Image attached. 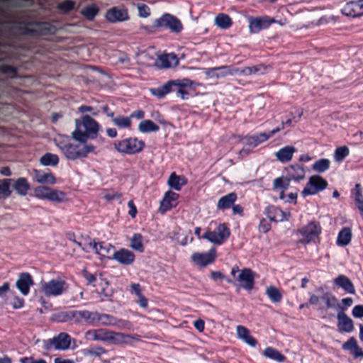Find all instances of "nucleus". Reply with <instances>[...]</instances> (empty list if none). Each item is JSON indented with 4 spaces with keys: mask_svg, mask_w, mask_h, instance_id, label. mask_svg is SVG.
Masks as SVG:
<instances>
[{
    "mask_svg": "<svg viewBox=\"0 0 363 363\" xmlns=\"http://www.w3.org/2000/svg\"><path fill=\"white\" fill-rule=\"evenodd\" d=\"M128 206L130 208L128 214L130 216L131 218H134L138 213L137 208L133 201H129L128 203Z\"/></svg>",
    "mask_w": 363,
    "mask_h": 363,
    "instance_id": "nucleus-64",
    "label": "nucleus"
},
{
    "mask_svg": "<svg viewBox=\"0 0 363 363\" xmlns=\"http://www.w3.org/2000/svg\"><path fill=\"white\" fill-rule=\"evenodd\" d=\"M105 17L110 23L122 22L129 19L128 9L123 6L111 8L106 11Z\"/></svg>",
    "mask_w": 363,
    "mask_h": 363,
    "instance_id": "nucleus-13",
    "label": "nucleus"
},
{
    "mask_svg": "<svg viewBox=\"0 0 363 363\" xmlns=\"http://www.w3.org/2000/svg\"><path fill=\"white\" fill-rule=\"evenodd\" d=\"M50 191V188L45 186H40L35 189V196L39 199H46V196L48 195V193Z\"/></svg>",
    "mask_w": 363,
    "mask_h": 363,
    "instance_id": "nucleus-56",
    "label": "nucleus"
},
{
    "mask_svg": "<svg viewBox=\"0 0 363 363\" xmlns=\"http://www.w3.org/2000/svg\"><path fill=\"white\" fill-rule=\"evenodd\" d=\"M272 228L271 221L266 218H262L258 225V230L262 233H267Z\"/></svg>",
    "mask_w": 363,
    "mask_h": 363,
    "instance_id": "nucleus-54",
    "label": "nucleus"
},
{
    "mask_svg": "<svg viewBox=\"0 0 363 363\" xmlns=\"http://www.w3.org/2000/svg\"><path fill=\"white\" fill-rule=\"evenodd\" d=\"M179 194L172 191H167L160 201V205L159 208V211L164 214L167 211L171 210L172 208L177 206V203H173L172 202H175L179 199Z\"/></svg>",
    "mask_w": 363,
    "mask_h": 363,
    "instance_id": "nucleus-19",
    "label": "nucleus"
},
{
    "mask_svg": "<svg viewBox=\"0 0 363 363\" xmlns=\"http://www.w3.org/2000/svg\"><path fill=\"white\" fill-rule=\"evenodd\" d=\"M352 315L354 318H363V305H357L352 309Z\"/></svg>",
    "mask_w": 363,
    "mask_h": 363,
    "instance_id": "nucleus-62",
    "label": "nucleus"
},
{
    "mask_svg": "<svg viewBox=\"0 0 363 363\" xmlns=\"http://www.w3.org/2000/svg\"><path fill=\"white\" fill-rule=\"evenodd\" d=\"M264 214L270 221L276 223L288 220L291 216L290 213H285L281 208L273 205L267 206L264 211Z\"/></svg>",
    "mask_w": 363,
    "mask_h": 363,
    "instance_id": "nucleus-15",
    "label": "nucleus"
},
{
    "mask_svg": "<svg viewBox=\"0 0 363 363\" xmlns=\"http://www.w3.org/2000/svg\"><path fill=\"white\" fill-rule=\"evenodd\" d=\"M232 18L225 13H218L215 18V24L221 29H228L233 25Z\"/></svg>",
    "mask_w": 363,
    "mask_h": 363,
    "instance_id": "nucleus-35",
    "label": "nucleus"
},
{
    "mask_svg": "<svg viewBox=\"0 0 363 363\" xmlns=\"http://www.w3.org/2000/svg\"><path fill=\"white\" fill-rule=\"evenodd\" d=\"M162 66L169 68L172 65H177L179 62L177 56L174 53L165 54L160 57Z\"/></svg>",
    "mask_w": 363,
    "mask_h": 363,
    "instance_id": "nucleus-42",
    "label": "nucleus"
},
{
    "mask_svg": "<svg viewBox=\"0 0 363 363\" xmlns=\"http://www.w3.org/2000/svg\"><path fill=\"white\" fill-rule=\"evenodd\" d=\"M325 303L326 308L336 309L340 307L338 299L330 293H325L320 297Z\"/></svg>",
    "mask_w": 363,
    "mask_h": 363,
    "instance_id": "nucleus-38",
    "label": "nucleus"
},
{
    "mask_svg": "<svg viewBox=\"0 0 363 363\" xmlns=\"http://www.w3.org/2000/svg\"><path fill=\"white\" fill-rule=\"evenodd\" d=\"M29 23H33L35 26L33 37H40L55 34L56 28L55 26L49 22L44 21H30Z\"/></svg>",
    "mask_w": 363,
    "mask_h": 363,
    "instance_id": "nucleus-16",
    "label": "nucleus"
},
{
    "mask_svg": "<svg viewBox=\"0 0 363 363\" xmlns=\"http://www.w3.org/2000/svg\"><path fill=\"white\" fill-rule=\"evenodd\" d=\"M263 354L266 357L275 360L278 362H283L285 359V357L281 353L272 347H267L264 350Z\"/></svg>",
    "mask_w": 363,
    "mask_h": 363,
    "instance_id": "nucleus-40",
    "label": "nucleus"
},
{
    "mask_svg": "<svg viewBox=\"0 0 363 363\" xmlns=\"http://www.w3.org/2000/svg\"><path fill=\"white\" fill-rule=\"evenodd\" d=\"M194 84H196V83L188 78L176 79L174 89L175 91H177V96L183 100H187L189 98L190 94L186 89L191 88Z\"/></svg>",
    "mask_w": 363,
    "mask_h": 363,
    "instance_id": "nucleus-17",
    "label": "nucleus"
},
{
    "mask_svg": "<svg viewBox=\"0 0 363 363\" xmlns=\"http://www.w3.org/2000/svg\"><path fill=\"white\" fill-rule=\"evenodd\" d=\"M231 274L234 279L240 283L242 288L247 291H251L255 285V275L253 271L250 268L239 269L238 266L231 269Z\"/></svg>",
    "mask_w": 363,
    "mask_h": 363,
    "instance_id": "nucleus-6",
    "label": "nucleus"
},
{
    "mask_svg": "<svg viewBox=\"0 0 363 363\" xmlns=\"http://www.w3.org/2000/svg\"><path fill=\"white\" fill-rule=\"evenodd\" d=\"M99 13L98 6L93 4L85 6L81 11V13L87 20L92 21Z\"/></svg>",
    "mask_w": 363,
    "mask_h": 363,
    "instance_id": "nucleus-43",
    "label": "nucleus"
},
{
    "mask_svg": "<svg viewBox=\"0 0 363 363\" xmlns=\"http://www.w3.org/2000/svg\"><path fill=\"white\" fill-rule=\"evenodd\" d=\"M101 112L105 114L107 117L114 118L115 113L110 108V107L108 105H104L101 107Z\"/></svg>",
    "mask_w": 363,
    "mask_h": 363,
    "instance_id": "nucleus-63",
    "label": "nucleus"
},
{
    "mask_svg": "<svg viewBox=\"0 0 363 363\" xmlns=\"http://www.w3.org/2000/svg\"><path fill=\"white\" fill-rule=\"evenodd\" d=\"M60 148L67 159L76 160L86 157L89 153H94L96 146L86 142H78L65 144Z\"/></svg>",
    "mask_w": 363,
    "mask_h": 363,
    "instance_id": "nucleus-3",
    "label": "nucleus"
},
{
    "mask_svg": "<svg viewBox=\"0 0 363 363\" xmlns=\"http://www.w3.org/2000/svg\"><path fill=\"white\" fill-rule=\"evenodd\" d=\"M265 28L262 24V19L261 18H252L250 22V29L251 31L256 33L262 29Z\"/></svg>",
    "mask_w": 363,
    "mask_h": 363,
    "instance_id": "nucleus-53",
    "label": "nucleus"
},
{
    "mask_svg": "<svg viewBox=\"0 0 363 363\" xmlns=\"http://www.w3.org/2000/svg\"><path fill=\"white\" fill-rule=\"evenodd\" d=\"M13 188L16 194L21 196L27 195L28 191L30 189V185L25 177H18L16 180H13Z\"/></svg>",
    "mask_w": 363,
    "mask_h": 363,
    "instance_id": "nucleus-27",
    "label": "nucleus"
},
{
    "mask_svg": "<svg viewBox=\"0 0 363 363\" xmlns=\"http://www.w3.org/2000/svg\"><path fill=\"white\" fill-rule=\"evenodd\" d=\"M69 284L63 279H52L42 284V291L47 296H59L65 293Z\"/></svg>",
    "mask_w": 363,
    "mask_h": 363,
    "instance_id": "nucleus-7",
    "label": "nucleus"
},
{
    "mask_svg": "<svg viewBox=\"0 0 363 363\" xmlns=\"http://www.w3.org/2000/svg\"><path fill=\"white\" fill-rule=\"evenodd\" d=\"M82 275L87 281V284H93V286H94V282L96 281V274H91L86 270H83Z\"/></svg>",
    "mask_w": 363,
    "mask_h": 363,
    "instance_id": "nucleus-59",
    "label": "nucleus"
},
{
    "mask_svg": "<svg viewBox=\"0 0 363 363\" xmlns=\"http://www.w3.org/2000/svg\"><path fill=\"white\" fill-rule=\"evenodd\" d=\"M46 196V199L51 201H55L58 203H62L65 201L66 194L65 192L62 191H58L55 189H50V192L48 193V196Z\"/></svg>",
    "mask_w": 363,
    "mask_h": 363,
    "instance_id": "nucleus-47",
    "label": "nucleus"
},
{
    "mask_svg": "<svg viewBox=\"0 0 363 363\" xmlns=\"http://www.w3.org/2000/svg\"><path fill=\"white\" fill-rule=\"evenodd\" d=\"M238 337L243 340L250 347H255L257 344L256 340L250 335V331L245 327L239 325L237 327Z\"/></svg>",
    "mask_w": 363,
    "mask_h": 363,
    "instance_id": "nucleus-32",
    "label": "nucleus"
},
{
    "mask_svg": "<svg viewBox=\"0 0 363 363\" xmlns=\"http://www.w3.org/2000/svg\"><path fill=\"white\" fill-rule=\"evenodd\" d=\"M112 122L119 128H129L132 124L130 118L123 116L113 118Z\"/></svg>",
    "mask_w": 363,
    "mask_h": 363,
    "instance_id": "nucleus-48",
    "label": "nucleus"
},
{
    "mask_svg": "<svg viewBox=\"0 0 363 363\" xmlns=\"http://www.w3.org/2000/svg\"><path fill=\"white\" fill-rule=\"evenodd\" d=\"M350 155V149L347 146L337 147L335 150L334 159L337 162H342Z\"/></svg>",
    "mask_w": 363,
    "mask_h": 363,
    "instance_id": "nucleus-46",
    "label": "nucleus"
},
{
    "mask_svg": "<svg viewBox=\"0 0 363 363\" xmlns=\"http://www.w3.org/2000/svg\"><path fill=\"white\" fill-rule=\"evenodd\" d=\"M138 15L140 17L146 18L150 16V8L146 4L139 5L138 7Z\"/></svg>",
    "mask_w": 363,
    "mask_h": 363,
    "instance_id": "nucleus-58",
    "label": "nucleus"
},
{
    "mask_svg": "<svg viewBox=\"0 0 363 363\" xmlns=\"http://www.w3.org/2000/svg\"><path fill=\"white\" fill-rule=\"evenodd\" d=\"M42 308H40V313H46L48 311H52V305L51 303L46 301L43 299V298H40V299Z\"/></svg>",
    "mask_w": 363,
    "mask_h": 363,
    "instance_id": "nucleus-60",
    "label": "nucleus"
},
{
    "mask_svg": "<svg viewBox=\"0 0 363 363\" xmlns=\"http://www.w3.org/2000/svg\"><path fill=\"white\" fill-rule=\"evenodd\" d=\"M201 228L196 227L194 234L199 239H206L215 245H221L225 243L230 235V230L227 223H219L216 230H207L203 235H201Z\"/></svg>",
    "mask_w": 363,
    "mask_h": 363,
    "instance_id": "nucleus-2",
    "label": "nucleus"
},
{
    "mask_svg": "<svg viewBox=\"0 0 363 363\" xmlns=\"http://www.w3.org/2000/svg\"><path fill=\"white\" fill-rule=\"evenodd\" d=\"M112 259L123 265H130L135 261V256L134 253L127 249L121 248L113 253Z\"/></svg>",
    "mask_w": 363,
    "mask_h": 363,
    "instance_id": "nucleus-20",
    "label": "nucleus"
},
{
    "mask_svg": "<svg viewBox=\"0 0 363 363\" xmlns=\"http://www.w3.org/2000/svg\"><path fill=\"white\" fill-rule=\"evenodd\" d=\"M266 294L273 303H279L281 301L282 295L275 286H270L267 287Z\"/></svg>",
    "mask_w": 363,
    "mask_h": 363,
    "instance_id": "nucleus-49",
    "label": "nucleus"
},
{
    "mask_svg": "<svg viewBox=\"0 0 363 363\" xmlns=\"http://www.w3.org/2000/svg\"><path fill=\"white\" fill-rule=\"evenodd\" d=\"M238 199L235 192L229 193L218 200L217 203V208L220 210H226L232 207Z\"/></svg>",
    "mask_w": 363,
    "mask_h": 363,
    "instance_id": "nucleus-29",
    "label": "nucleus"
},
{
    "mask_svg": "<svg viewBox=\"0 0 363 363\" xmlns=\"http://www.w3.org/2000/svg\"><path fill=\"white\" fill-rule=\"evenodd\" d=\"M296 149L291 145L285 146L275 152L276 158L281 163H286L291 160Z\"/></svg>",
    "mask_w": 363,
    "mask_h": 363,
    "instance_id": "nucleus-26",
    "label": "nucleus"
},
{
    "mask_svg": "<svg viewBox=\"0 0 363 363\" xmlns=\"http://www.w3.org/2000/svg\"><path fill=\"white\" fill-rule=\"evenodd\" d=\"M296 233L301 236V238L298 241V243L302 245L317 243L320 242L322 227L318 221L312 220L308 223L307 225L298 228Z\"/></svg>",
    "mask_w": 363,
    "mask_h": 363,
    "instance_id": "nucleus-4",
    "label": "nucleus"
},
{
    "mask_svg": "<svg viewBox=\"0 0 363 363\" xmlns=\"http://www.w3.org/2000/svg\"><path fill=\"white\" fill-rule=\"evenodd\" d=\"M357 343L354 337H350L346 342L342 345V349L348 350L351 352L353 349L357 346Z\"/></svg>",
    "mask_w": 363,
    "mask_h": 363,
    "instance_id": "nucleus-57",
    "label": "nucleus"
},
{
    "mask_svg": "<svg viewBox=\"0 0 363 363\" xmlns=\"http://www.w3.org/2000/svg\"><path fill=\"white\" fill-rule=\"evenodd\" d=\"M175 84L176 80H169L162 86L151 89V93L157 98L162 99L170 92L175 91Z\"/></svg>",
    "mask_w": 363,
    "mask_h": 363,
    "instance_id": "nucleus-25",
    "label": "nucleus"
},
{
    "mask_svg": "<svg viewBox=\"0 0 363 363\" xmlns=\"http://www.w3.org/2000/svg\"><path fill=\"white\" fill-rule=\"evenodd\" d=\"M286 170L287 172L286 177L290 179V181L294 180L298 182L305 178L306 171L303 165L298 164H291Z\"/></svg>",
    "mask_w": 363,
    "mask_h": 363,
    "instance_id": "nucleus-21",
    "label": "nucleus"
},
{
    "mask_svg": "<svg viewBox=\"0 0 363 363\" xmlns=\"http://www.w3.org/2000/svg\"><path fill=\"white\" fill-rule=\"evenodd\" d=\"M130 247L139 252L144 251V245L143 244V235L140 233H135L130 239Z\"/></svg>",
    "mask_w": 363,
    "mask_h": 363,
    "instance_id": "nucleus-44",
    "label": "nucleus"
},
{
    "mask_svg": "<svg viewBox=\"0 0 363 363\" xmlns=\"http://www.w3.org/2000/svg\"><path fill=\"white\" fill-rule=\"evenodd\" d=\"M154 27L169 28L174 33H179L182 30L181 21L169 13H164L156 19L154 22Z\"/></svg>",
    "mask_w": 363,
    "mask_h": 363,
    "instance_id": "nucleus-9",
    "label": "nucleus"
},
{
    "mask_svg": "<svg viewBox=\"0 0 363 363\" xmlns=\"http://www.w3.org/2000/svg\"><path fill=\"white\" fill-rule=\"evenodd\" d=\"M187 182L186 179L184 177L177 175L174 172H172L168 179V185L177 191H180L182 186H184Z\"/></svg>",
    "mask_w": 363,
    "mask_h": 363,
    "instance_id": "nucleus-34",
    "label": "nucleus"
},
{
    "mask_svg": "<svg viewBox=\"0 0 363 363\" xmlns=\"http://www.w3.org/2000/svg\"><path fill=\"white\" fill-rule=\"evenodd\" d=\"M30 21H15L12 28L18 32L21 35H29L33 37L34 31L33 28L29 26H33V23H29Z\"/></svg>",
    "mask_w": 363,
    "mask_h": 363,
    "instance_id": "nucleus-28",
    "label": "nucleus"
},
{
    "mask_svg": "<svg viewBox=\"0 0 363 363\" xmlns=\"http://www.w3.org/2000/svg\"><path fill=\"white\" fill-rule=\"evenodd\" d=\"M94 252L100 256L101 259L104 258L112 259L110 256L111 252L114 250V246L106 242H96L94 239L89 243Z\"/></svg>",
    "mask_w": 363,
    "mask_h": 363,
    "instance_id": "nucleus-14",
    "label": "nucleus"
},
{
    "mask_svg": "<svg viewBox=\"0 0 363 363\" xmlns=\"http://www.w3.org/2000/svg\"><path fill=\"white\" fill-rule=\"evenodd\" d=\"M337 327L341 333H350L353 330L354 324L352 319H339Z\"/></svg>",
    "mask_w": 363,
    "mask_h": 363,
    "instance_id": "nucleus-50",
    "label": "nucleus"
},
{
    "mask_svg": "<svg viewBox=\"0 0 363 363\" xmlns=\"http://www.w3.org/2000/svg\"><path fill=\"white\" fill-rule=\"evenodd\" d=\"M33 179L41 184H54L56 178L52 172H44L40 169H33Z\"/></svg>",
    "mask_w": 363,
    "mask_h": 363,
    "instance_id": "nucleus-24",
    "label": "nucleus"
},
{
    "mask_svg": "<svg viewBox=\"0 0 363 363\" xmlns=\"http://www.w3.org/2000/svg\"><path fill=\"white\" fill-rule=\"evenodd\" d=\"M0 71L4 74H11L12 77H16L18 74L16 67L9 65H2L0 66Z\"/></svg>",
    "mask_w": 363,
    "mask_h": 363,
    "instance_id": "nucleus-55",
    "label": "nucleus"
},
{
    "mask_svg": "<svg viewBox=\"0 0 363 363\" xmlns=\"http://www.w3.org/2000/svg\"><path fill=\"white\" fill-rule=\"evenodd\" d=\"M113 333L104 329L89 330L86 335L88 339L96 340H106L113 337Z\"/></svg>",
    "mask_w": 363,
    "mask_h": 363,
    "instance_id": "nucleus-30",
    "label": "nucleus"
},
{
    "mask_svg": "<svg viewBox=\"0 0 363 363\" xmlns=\"http://www.w3.org/2000/svg\"><path fill=\"white\" fill-rule=\"evenodd\" d=\"M359 0L352 1L347 3L342 9V13L346 16L356 18L362 15Z\"/></svg>",
    "mask_w": 363,
    "mask_h": 363,
    "instance_id": "nucleus-22",
    "label": "nucleus"
},
{
    "mask_svg": "<svg viewBox=\"0 0 363 363\" xmlns=\"http://www.w3.org/2000/svg\"><path fill=\"white\" fill-rule=\"evenodd\" d=\"M13 181L11 179H4L0 182V199H6L9 197L12 193L10 189V182Z\"/></svg>",
    "mask_w": 363,
    "mask_h": 363,
    "instance_id": "nucleus-45",
    "label": "nucleus"
},
{
    "mask_svg": "<svg viewBox=\"0 0 363 363\" xmlns=\"http://www.w3.org/2000/svg\"><path fill=\"white\" fill-rule=\"evenodd\" d=\"M40 163L43 166H56L59 163V157L55 154L47 152L40 157Z\"/></svg>",
    "mask_w": 363,
    "mask_h": 363,
    "instance_id": "nucleus-37",
    "label": "nucleus"
},
{
    "mask_svg": "<svg viewBox=\"0 0 363 363\" xmlns=\"http://www.w3.org/2000/svg\"><path fill=\"white\" fill-rule=\"evenodd\" d=\"M34 284L32 276L28 272L21 273L16 281V286L21 293L26 296L30 292V287Z\"/></svg>",
    "mask_w": 363,
    "mask_h": 363,
    "instance_id": "nucleus-18",
    "label": "nucleus"
},
{
    "mask_svg": "<svg viewBox=\"0 0 363 363\" xmlns=\"http://www.w3.org/2000/svg\"><path fill=\"white\" fill-rule=\"evenodd\" d=\"M330 166V161L326 158H322L317 160L312 165V169L315 172L323 173L329 169Z\"/></svg>",
    "mask_w": 363,
    "mask_h": 363,
    "instance_id": "nucleus-39",
    "label": "nucleus"
},
{
    "mask_svg": "<svg viewBox=\"0 0 363 363\" xmlns=\"http://www.w3.org/2000/svg\"><path fill=\"white\" fill-rule=\"evenodd\" d=\"M290 179L283 178V177H277L273 182V188L274 189H281L286 190L290 185Z\"/></svg>",
    "mask_w": 363,
    "mask_h": 363,
    "instance_id": "nucleus-51",
    "label": "nucleus"
},
{
    "mask_svg": "<svg viewBox=\"0 0 363 363\" xmlns=\"http://www.w3.org/2000/svg\"><path fill=\"white\" fill-rule=\"evenodd\" d=\"M76 129L72 133V138L78 142H86L89 138H95L100 125L89 115L82 117V121L75 120Z\"/></svg>",
    "mask_w": 363,
    "mask_h": 363,
    "instance_id": "nucleus-1",
    "label": "nucleus"
},
{
    "mask_svg": "<svg viewBox=\"0 0 363 363\" xmlns=\"http://www.w3.org/2000/svg\"><path fill=\"white\" fill-rule=\"evenodd\" d=\"M70 337L65 333H60L57 336L49 339L45 342V348L47 350L53 347L57 350H65L69 347Z\"/></svg>",
    "mask_w": 363,
    "mask_h": 363,
    "instance_id": "nucleus-12",
    "label": "nucleus"
},
{
    "mask_svg": "<svg viewBox=\"0 0 363 363\" xmlns=\"http://www.w3.org/2000/svg\"><path fill=\"white\" fill-rule=\"evenodd\" d=\"M328 186L326 179L320 175H313L309 178L308 183L302 191V196L315 195L323 191Z\"/></svg>",
    "mask_w": 363,
    "mask_h": 363,
    "instance_id": "nucleus-8",
    "label": "nucleus"
},
{
    "mask_svg": "<svg viewBox=\"0 0 363 363\" xmlns=\"http://www.w3.org/2000/svg\"><path fill=\"white\" fill-rule=\"evenodd\" d=\"M352 238L351 229L348 227H344L337 235V245L339 246H346L351 242Z\"/></svg>",
    "mask_w": 363,
    "mask_h": 363,
    "instance_id": "nucleus-33",
    "label": "nucleus"
},
{
    "mask_svg": "<svg viewBox=\"0 0 363 363\" xmlns=\"http://www.w3.org/2000/svg\"><path fill=\"white\" fill-rule=\"evenodd\" d=\"M91 313L86 311H69L54 313L51 318H91Z\"/></svg>",
    "mask_w": 363,
    "mask_h": 363,
    "instance_id": "nucleus-31",
    "label": "nucleus"
},
{
    "mask_svg": "<svg viewBox=\"0 0 363 363\" xmlns=\"http://www.w3.org/2000/svg\"><path fill=\"white\" fill-rule=\"evenodd\" d=\"M113 147L119 153L131 155L141 152L145 147V143L136 137H129L116 140Z\"/></svg>",
    "mask_w": 363,
    "mask_h": 363,
    "instance_id": "nucleus-5",
    "label": "nucleus"
},
{
    "mask_svg": "<svg viewBox=\"0 0 363 363\" xmlns=\"http://www.w3.org/2000/svg\"><path fill=\"white\" fill-rule=\"evenodd\" d=\"M75 6V2L72 0H65L58 4L57 8L59 10L65 13H68L74 10Z\"/></svg>",
    "mask_w": 363,
    "mask_h": 363,
    "instance_id": "nucleus-52",
    "label": "nucleus"
},
{
    "mask_svg": "<svg viewBox=\"0 0 363 363\" xmlns=\"http://www.w3.org/2000/svg\"><path fill=\"white\" fill-rule=\"evenodd\" d=\"M280 131V128H276L269 133H260L256 135H247L243 137L242 140L245 144L251 148L255 147L259 144L267 141L269 138L272 137L277 133Z\"/></svg>",
    "mask_w": 363,
    "mask_h": 363,
    "instance_id": "nucleus-11",
    "label": "nucleus"
},
{
    "mask_svg": "<svg viewBox=\"0 0 363 363\" xmlns=\"http://www.w3.org/2000/svg\"><path fill=\"white\" fill-rule=\"evenodd\" d=\"M122 197V194L119 192L108 193L104 195V199L108 201L120 199Z\"/></svg>",
    "mask_w": 363,
    "mask_h": 363,
    "instance_id": "nucleus-61",
    "label": "nucleus"
},
{
    "mask_svg": "<svg viewBox=\"0 0 363 363\" xmlns=\"http://www.w3.org/2000/svg\"><path fill=\"white\" fill-rule=\"evenodd\" d=\"M138 128V130L143 133L157 132L160 130L159 125L149 119L140 121Z\"/></svg>",
    "mask_w": 363,
    "mask_h": 363,
    "instance_id": "nucleus-36",
    "label": "nucleus"
},
{
    "mask_svg": "<svg viewBox=\"0 0 363 363\" xmlns=\"http://www.w3.org/2000/svg\"><path fill=\"white\" fill-rule=\"evenodd\" d=\"M333 283L335 286L342 289L346 293L350 294H355V288L352 281L344 274L338 275L334 280Z\"/></svg>",
    "mask_w": 363,
    "mask_h": 363,
    "instance_id": "nucleus-23",
    "label": "nucleus"
},
{
    "mask_svg": "<svg viewBox=\"0 0 363 363\" xmlns=\"http://www.w3.org/2000/svg\"><path fill=\"white\" fill-rule=\"evenodd\" d=\"M351 196L354 199L356 206L363 203V188L359 183H357L351 190Z\"/></svg>",
    "mask_w": 363,
    "mask_h": 363,
    "instance_id": "nucleus-41",
    "label": "nucleus"
},
{
    "mask_svg": "<svg viewBox=\"0 0 363 363\" xmlns=\"http://www.w3.org/2000/svg\"><path fill=\"white\" fill-rule=\"evenodd\" d=\"M217 257L215 247H211L207 252H194L191 256V260L200 267H204L214 262Z\"/></svg>",
    "mask_w": 363,
    "mask_h": 363,
    "instance_id": "nucleus-10",
    "label": "nucleus"
}]
</instances>
